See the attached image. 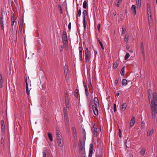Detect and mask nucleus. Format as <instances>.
<instances>
[{"label": "nucleus", "instance_id": "f257e3e1", "mask_svg": "<svg viewBox=\"0 0 157 157\" xmlns=\"http://www.w3.org/2000/svg\"><path fill=\"white\" fill-rule=\"evenodd\" d=\"M148 92L152 117L155 119V114H157V94L156 92H154L153 94L152 92L150 89L148 90Z\"/></svg>", "mask_w": 157, "mask_h": 157}, {"label": "nucleus", "instance_id": "f03ea898", "mask_svg": "<svg viewBox=\"0 0 157 157\" xmlns=\"http://www.w3.org/2000/svg\"><path fill=\"white\" fill-rule=\"evenodd\" d=\"M79 145V152L82 154H84L85 152L84 143L82 142L81 141H80Z\"/></svg>", "mask_w": 157, "mask_h": 157}, {"label": "nucleus", "instance_id": "7ed1b4c3", "mask_svg": "<svg viewBox=\"0 0 157 157\" xmlns=\"http://www.w3.org/2000/svg\"><path fill=\"white\" fill-rule=\"evenodd\" d=\"M84 16L83 21V24L84 25V28L85 29L86 28L87 22L85 20V16L87 15V11L86 10H84L83 12Z\"/></svg>", "mask_w": 157, "mask_h": 157}, {"label": "nucleus", "instance_id": "20e7f679", "mask_svg": "<svg viewBox=\"0 0 157 157\" xmlns=\"http://www.w3.org/2000/svg\"><path fill=\"white\" fill-rule=\"evenodd\" d=\"M56 135L57 140H61L63 139V137L61 135V133L59 131V129L57 128L56 129Z\"/></svg>", "mask_w": 157, "mask_h": 157}, {"label": "nucleus", "instance_id": "39448f33", "mask_svg": "<svg viewBox=\"0 0 157 157\" xmlns=\"http://www.w3.org/2000/svg\"><path fill=\"white\" fill-rule=\"evenodd\" d=\"M28 79H29V76H27L25 78V82L26 85V90L27 94L29 96V90L28 83L27 82Z\"/></svg>", "mask_w": 157, "mask_h": 157}, {"label": "nucleus", "instance_id": "423d86ee", "mask_svg": "<svg viewBox=\"0 0 157 157\" xmlns=\"http://www.w3.org/2000/svg\"><path fill=\"white\" fill-rule=\"evenodd\" d=\"M140 49L141 50V53L143 56L144 58L145 57L144 51V45L142 42H141L140 46Z\"/></svg>", "mask_w": 157, "mask_h": 157}, {"label": "nucleus", "instance_id": "0eeeda50", "mask_svg": "<svg viewBox=\"0 0 157 157\" xmlns=\"http://www.w3.org/2000/svg\"><path fill=\"white\" fill-rule=\"evenodd\" d=\"M1 128L2 132H5V127L4 121L3 120H2L1 121Z\"/></svg>", "mask_w": 157, "mask_h": 157}, {"label": "nucleus", "instance_id": "6e6552de", "mask_svg": "<svg viewBox=\"0 0 157 157\" xmlns=\"http://www.w3.org/2000/svg\"><path fill=\"white\" fill-rule=\"evenodd\" d=\"M135 122V117H132L131 120L130 121V127H132L134 124Z\"/></svg>", "mask_w": 157, "mask_h": 157}, {"label": "nucleus", "instance_id": "1a4fd4ad", "mask_svg": "<svg viewBox=\"0 0 157 157\" xmlns=\"http://www.w3.org/2000/svg\"><path fill=\"white\" fill-rule=\"evenodd\" d=\"M93 110L94 112V114L96 116H97L98 114V110L97 108L94 105L92 106Z\"/></svg>", "mask_w": 157, "mask_h": 157}, {"label": "nucleus", "instance_id": "9d476101", "mask_svg": "<svg viewBox=\"0 0 157 157\" xmlns=\"http://www.w3.org/2000/svg\"><path fill=\"white\" fill-rule=\"evenodd\" d=\"M83 49L82 47L81 46H79V57L80 59V60H82V52Z\"/></svg>", "mask_w": 157, "mask_h": 157}, {"label": "nucleus", "instance_id": "9b49d317", "mask_svg": "<svg viewBox=\"0 0 157 157\" xmlns=\"http://www.w3.org/2000/svg\"><path fill=\"white\" fill-rule=\"evenodd\" d=\"M136 7L135 5H132V6L131 10L134 15H135L136 13Z\"/></svg>", "mask_w": 157, "mask_h": 157}, {"label": "nucleus", "instance_id": "f8f14e48", "mask_svg": "<svg viewBox=\"0 0 157 157\" xmlns=\"http://www.w3.org/2000/svg\"><path fill=\"white\" fill-rule=\"evenodd\" d=\"M95 125H94L93 128L92 129V132L94 133V135L95 136H97V128L94 126Z\"/></svg>", "mask_w": 157, "mask_h": 157}, {"label": "nucleus", "instance_id": "ddd939ff", "mask_svg": "<svg viewBox=\"0 0 157 157\" xmlns=\"http://www.w3.org/2000/svg\"><path fill=\"white\" fill-rule=\"evenodd\" d=\"M57 140L59 146L61 147H62L63 145V139H61V140Z\"/></svg>", "mask_w": 157, "mask_h": 157}, {"label": "nucleus", "instance_id": "4468645a", "mask_svg": "<svg viewBox=\"0 0 157 157\" xmlns=\"http://www.w3.org/2000/svg\"><path fill=\"white\" fill-rule=\"evenodd\" d=\"M93 145L92 144H90V150H89V156L90 155H92V153L93 151Z\"/></svg>", "mask_w": 157, "mask_h": 157}, {"label": "nucleus", "instance_id": "2eb2a0df", "mask_svg": "<svg viewBox=\"0 0 157 157\" xmlns=\"http://www.w3.org/2000/svg\"><path fill=\"white\" fill-rule=\"evenodd\" d=\"M72 130L73 133L74 137L75 138V137H77V134L76 130L75 127H72Z\"/></svg>", "mask_w": 157, "mask_h": 157}, {"label": "nucleus", "instance_id": "dca6fc26", "mask_svg": "<svg viewBox=\"0 0 157 157\" xmlns=\"http://www.w3.org/2000/svg\"><path fill=\"white\" fill-rule=\"evenodd\" d=\"M3 87V80L2 75L1 74H0V87L2 88Z\"/></svg>", "mask_w": 157, "mask_h": 157}, {"label": "nucleus", "instance_id": "f3484780", "mask_svg": "<svg viewBox=\"0 0 157 157\" xmlns=\"http://www.w3.org/2000/svg\"><path fill=\"white\" fill-rule=\"evenodd\" d=\"M90 54H85V61L86 62H87L90 59Z\"/></svg>", "mask_w": 157, "mask_h": 157}, {"label": "nucleus", "instance_id": "a211bd4d", "mask_svg": "<svg viewBox=\"0 0 157 157\" xmlns=\"http://www.w3.org/2000/svg\"><path fill=\"white\" fill-rule=\"evenodd\" d=\"M127 107V105L126 104L124 103L121 105V110L124 111L125 110Z\"/></svg>", "mask_w": 157, "mask_h": 157}, {"label": "nucleus", "instance_id": "6ab92c4d", "mask_svg": "<svg viewBox=\"0 0 157 157\" xmlns=\"http://www.w3.org/2000/svg\"><path fill=\"white\" fill-rule=\"evenodd\" d=\"M153 132V129H151L150 131H148L147 133V136H150L152 135Z\"/></svg>", "mask_w": 157, "mask_h": 157}, {"label": "nucleus", "instance_id": "aec40b11", "mask_svg": "<svg viewBox=\"0 0 157 157\" xmlns=\"http://www.w3.org/2000/svg\"><path fill=\"white\" fill-rule=\"evenodd\" d=\"M141 0H137L136 1V5L137 8H140V7Z\"/></svg>", "mask_w": 157, "mask_h": 157}, {"label": "nucleus", "instance_id": "412c9836", "mask_svg": "<svg viewBox=\"0 0 157 157\" xmlns=\"http://www.w3.org/2000/svg\"><path fill=\"white\" fill-rule=\"evenodd\" d=\"M68 67L67 65H65L64 67V73H67L68 72Z\"/></svg>", "mask_w": 157, "mask_h": 157}, {"label": "nucleus", "instance_id": "4be33fe9", "mask_svg": "<svg viewBox=\"0 0 157 157\" xmlns=\"http://www.w3.org/2000/svg\"><path fill=\"white\" fill-rule=\"evenodd\" d=\"M148 21L149 23V25L150 26H152V17H148Z\"/></svg>", "mask_w": 157, "mask_h": 157}, {"label": "nucleus", "instance_id": "5701e85b", "mask_svg": "<svg viewBox=\"0 0 157 157\" xmlns=\"http://www.w3.org/2000/svg\"><path fill=\"white\" fill-rule=\"evenodd\" d=\"M127 81L125 79H123L122 81V84L123 85H126L127 84Z\"/></svg>", "mask_w": 157, "mask_h": 157}, {"label": "nucleus", "instance_id": "b1692460", "mask_svg": "<svg viewBox=\"0 0 157 157\" xmlns=\"http://www.w3.org/2000/svg\"><path fill=\"white\" fill-rule=\"evenodd\" d=\"M146 151V150L145 148H143L142 149L141 151L140 152V154L141 155H143L145 153Z\"/></svg>", "mask_w": 157, "mask_h": 157}, {"label": "nucleus", "instance_id": "393cba45", "mask_svg": "<svg viewBox=\"0 0 157 157\" xmlns=\"http://www.w3.org/2000/svg\"><path fill=\"white\" fill-rule=\"evenodd\" d=\"M78 90L77 89H76L75 90L74 92V95L77 98H78Z\"/></svg>", "mask_w": 157, "mask_h": 157}, {"label": "nucleus", "instance_id": "a878e982", "mask_svg": "<svg viewBox=\"0 0 157 157\" xmlns=\"http://www.w3.org/2000/svg\"><path fill=\"white\" fill-rule=\"evenodd\" d=\"M23 21H22V23L21 22L20 23L19 26V31L21 32L22 31L23 28Z\"/></svg>", "mask_w": 157, "mask_h": 157}, {"label": "nucleus", "instance_id": "bb28decb", "mask_svg": "<svg viewBox=\"0 0 157 157\" xmlns=\"http://www.w3.org/2000/svg\"><path fill=\"white\" fill-rule=\"evenodd\" d=\"M129 36L128 34H126L124 36V41L126 43L128 42V40Z\"/></svg>", "mask_w": 157, "mask_h": 157}, {"label": "nucleus", "instance_id": "cd10ccee", "mask_svg": "<svg viewBox=\"0 0 157 157\" xmlns=\"http://www.w3.org/2000/svg\"><path fill=\"white\" fill-rule=\"evenodd\" d=\"M64 118L65 120V121L67 120V113L66 111L65 110V109L64 108Z\"/></svg>", "mask_w": 157, "mask_h": 157}, {"label": "nucleus", "instance_id": "c85d7f7f", "mask_svg": "<svg viewBox=\"0 0 157 157\" xmlns=\"http://www.w3.org/2000/svg\"><path fill=\"white\" fill-rule=\"evenodd\" d=\"M124 67H123L121 71V75L123 76L124 75Z\"/></svg>", "mask_w": 157, "mask_h": 157}, {"label": "nucleus", "instance_id": "c756f323", "mask_svg": "<svg viewBox=\"0 0 157 157\" xmlns=\"http://www.w3.org/2000/svg\"><path fill=\"white\" fill-rule=\"evenodd\" d=\"M94 101L95 103V104L97 105V104H98V98L97 97H95L94 99Z\"/></svg>", "mask_w": 157, "mask_h": 157}, {"label": "nucleus", "instance_id": "7c9ffc66", "mask_svg": "<svg viewBox=\"0 0 157 157\" xmlns=\"http://www.w3.org/2000/svg\"><path fill=\"white\" fill-rule=\"evenodd\" d=\"M48 138L51 141H53L52 137V134L50 133H48Z\"/></svg>", "mask_w": 157, "mask_h": 157}, {"label": "nucleus", "instance_id": "2f4dec72", "mask_svg": "<svg viewBox=\"0 0 157 157\" xmlns=\"http://www.w3.org/2000/svg\"><path fill=\"white\" fill-rule=\"evenodd\" d=\"M11 21H15V15H14V14L13 12L12 13H11Z\"/></svg>", "mask_w": 157, "mask_h": 157}, {"label": "nucleus", "instance_id": "473e14b6", "mask_svg": "<svg viewBox=\"0 0 157 157\" xmlns=\"http://www.w3.org/2000/svg\"><path fill=\"white\" fill-rule=\"evenodd\" d=\"M83 7L84 9H86L87 7V2L86 1H85L84 2L83 4Z\"/></svg>", "mask_w": 157, "mask_h": 157}, {"label": "nucleus", "instance_id": "72a5a7b5", "mask_svg": "<svg viewBox=\"0 0 157 157\" xmlns=\"http://www.w3.org/2000/svg\"><path fill=\"white\" fill-rule=\"evenodd\" d=\"M118 65V64L117 63L115 62L113 64V68L114 69H116Z\"/></svg>", "mask_w": 157, "mask_h": 157}, {"label": "nucleus", "instance_id": "f704fd0d", "mask_svg": "<svg viewBox=\"0 0 157 157\" xmlns=\"http://www.w3.org/2000/svg\"><path fill=\"white\" fill-rule=\"evenodd\" d=\"M130 55L129 53H127L126 55L125 56V57H124V59L125 60H127L129 57Z\"/></svg>", "mask_w": 157, "mask_h": 157}, {"label": "nucleus", "instance_id": "c9c22d12", "mask_svg": "<svg viewBox=\"0 0 157 157\" xmlns=\"http://www.w3.org/2000/svg\"><path fill=\"white\" fill-rule=\"evenodd\" d=\"M14 22H15V21H11V25L12 26H13V25ZM11 30H12V31L13 32H14L13 27H12Z\"/></svg>", "mask_w": 157, "mask_h": 157}, {"label": "nucleus", "instance_id": "e433bc0d", "mask_svg": "<svg viewBox=\"0 0 157 157\" xmlns=\"http://www.w3.org/2000/svg\"><path fill=\"white\" fill-rule=\"evenodd\" d=\"M98 41L99 43L100 44L101 46V48H102V49L103 50H104V47H103V46L102 43L101 42V41L99 40H98Z\"/></svg>", "mask_w": 157, "mask_h": 157}, {"label": "nucleus", "instance_id": "4c0bfd02", "mask_svg": "<svg viewBox=\"0 0 157 157\" xmlns=\"http://www.w3.org/2000/svg\"><path fill=\"white\" fill-rule=\"evenodd\" d=\"M147 11H150V5L149 3H147Z\"/></svg>", "mask_w": 157, "mask_h": 157}, {"label": "nucleus", "instance_id": "58836bf2", "mask_svg": "<svg viewBox=\"0 0 157 157\" xmlns=\"http://www.w3.org/2000/svg\"><path fill=\"white\" fill-rule=\"evenodd\" d=\"M65 78H66V80H68L69 79L68 72L67 73H65Z\"/></svg>", "mask_w": 157, "mask_h": 157}, {"label": "nucleus", "instance_id": "ea45409f", "mask_svg": "<svg viewBox=\"0 0 157 157\" xmlns=\"http://www.w3.org/2000/svg\"><path fill=\"white\" fill-rule=\"evenodd\" d=\"M63 48H64L66 50H68V46L67 45H63V46L62 47Z\"/></svg>", "mask_w": 157, "mask_h": 157}, {"label": "nucleus", "instance_id": "a19ab883", "mask_svg": "<svg viewBox=\"0 0 157 157\" xmlns=\"http://www.w3.org/2000/svg\"><path fill=\"white\" fill-rule=\"evenodd\" d=\"M62 40H67V36H62Z\"/></svg>", "mask_w": 157, "mask_h": 157}, {"label": "nucleus", "instance_id": "79ce46f5", "mask_svg": "<svg viewBox=\"0 0 157 157\" xmlns=\"http://www.w3.org/2000/svg\"><path fill=\"white\" fill-rule=\"evenodd\" d=\"M65 123L66 126L68 128L69 126V121L68 120L65 121Z\"/></svg>", "mask_w": 157, "mask_h": 157}, {"label": "nucleus", "instance_id": "37998d69", "mask_svg": "<svg viewBox=\"0 0 157 157\" xmlns=\"http://www.w3.org/2000/svg\"><path fill=\"white\" fill-rule=\"evenodd\" d=\"M66 107L67 108H69V101H67L66 102Z\"/></svg>", "mask_w": 157, "mask_h": 157}, {"label": "nucleus", "instance_id": "c03bdc74", "mask_svg": "<svg viewBox=\"0 0 157 157\" xmlns=\"http://www.w3.org/2000/svg\"><path fill=\"white\" fill-rule=\"evenodd\" d=\"M147 14H148V16L149 17H151V10L150 11H147Z\"/></svg>", "mask_w": 157, "mask_h": 157}, {"label": "nucleus", "instance_id": "a18cd8bd", "mask_svg": "<svg viewBox=\"0 0 157 157\" xmlns=\"http://www.w3.org/2000/svg\"><path fill=\"white\" fill-rule=\"evenodd\" d=\"M102 153L101 152H100L98 154H97L96 157H102Z\"/></svg>", "mask_w": 157, "mask_h": 157}, {"label": "nucleus", "instance_id": "49530a36", "mask_svg": "<svg viewBox=\"0 0 157 157\" xmlns=\"http://www.w3.org/2000/svg\"><path fill=\"white\" fill-rule=\"evenodd\" d=\"M63 45H67L68 44V41L67 40H63Z\"/></svg>", "mask_w": 157, "mask_h": 157}, {"label": "nucleus", "instance_id": "de8ad7c7", "mask_svg": "<svg viewBox=\"0 0 157 157\" xmlns=\"http://www.w3.org/2000/svg\"><path fill=\"white\" fill-rule=\"evenodd\" d=\"M1 29L4 31V24L3 23H0Z\"/></svg>", "mask_w": 157, "mask_h": 157}, {"label": "nucleus", "instance_id": "09e8293b", "mask_svg": "<svg viewBox=\"0 0 157 157\" xmlns=\"http://www.w3.org/2000/svg\"><path fill=\"white\" fill-rule=\"evenodd\" d=\"M126 29L125 28H124L123 27H122V34H123L125 32Z\"/></svg>", "mask_w": 157, "mask_h": 157}, {"label": "nucleus", "instance_id": "8fccbe9b", "mask_svg": "<svg viewBox=\"0 0 157 157\" xmlns=\"http://www.w3.org/2000/svg\"><path fill=\"white\" fill-rule=\"evenodd\" d=\"M81 10H79L78 11V14H77V16H80L81 14Z\"/></svg>", "mask_w": 157, "mask_h": 157}, {"label": "nucleus", "instance_id": "3c124183", "mask_svg": "<svg viewBox=\"0 0 157 157\" xmlns=\"http://www.w3.org/2000/svg\"><path fill=\"white\" fill-rule=\"evenodd\" d=\"M85 54H89V50L87 48H86V50L85 51Z\"/></svg>", "mask_w": 157, "mask_h": 157}, {"label": "nucleus", "instance_id": "603ef678", "mask_svg": "<svg viewBox=\"0 0 157 157\" xmlns=\"http://www.w3.org/2000/svg\"><path fill=\"white\" fill-rule=\"evenodd\" d=\"M145 125V123L144 121H142L141 124V127L142 128H143Z\"/></svg>", "mask_w": 157, "mask_h": 157}, {"label": "nucleus", "instance_id": "864d4df0", "mask_svg": "<svg viewBox=\"0 0 157 157\" xmlns=\"http://www.w3.org/2000/svg\"><path fill=\"white\" fill-rule=\"evenodd\" d=\"M83 84H84V87L85 88V90H88L87 86H86V85H85L84 84V82H83Z\"/></svg>", "mask_w": 157, "mask_h": 157}, {"label": "nucleus", "instance_id": "5fc2aeb1", "mask_svg": "<svg viewBox=\"0 0 157 157\" xmlns=\"http://www.w3.org/2000/svg\"><path fill=\"white\" fill-rule=\"evenodd\" d=\"M86 137L85 135H84V136L83 137V142L85 143V141L86 140Z\"/></svg>", "mask_w": 157, "mask_h": 157}, {"label": "nucleus", "instance_id": "6e6d98bb", "mask_svg": "<svg viewBox=\"0 0 157 157\" xmlns=\"http://www.w3.org/2000/svg\"><path fill=\"white\" fill-rule=\"evenodd\" d=\"M71 28V23L70 22L68 25V29L69 30H70Z\"/></svg>", "mask_w": 157, "mask_h": 157}, {"label": "nucleus", "instance_id": "4d7b16f0", "mask_svg": "<svg viewBox=\"0 0 157 157\" xmlns=\"http://www.w3.org/2000/svg\"><path fill=\"white\" fill-rule=\"evenodd\" d=\"M85 93L86 94V95L87 97H88V90H85Z\"/></svg>", "mask_w": 157, "mask_h": 157}, {"label": "nucleus", "instance_id": "13d9d810", "mask_svg": "<svg viewBox=\"0 0 157 157\" xmlns=\"http://www.w3.org/2000/svg\"><path fill=\"white\" fill-rule=\"evenodd\" d=\"M63 36H67V33L65 31H63Z\"/></svg>", "mask_w": 157, "mask_h": 157}, {"label": "nucleus", "instance_id": "bf43d9fd", "mask_svg": "<svg viewBox=\"0 0 157 157\" xmlns=\"http://www.w3.org/2000/svg\"><path fill=\"white\" fill-rule=\"evenodd\" d=\"M100 24L98 25H97V28H98V30L99 32L100 31Z\"/></svg>", "mask_w": 157, "mask_h": 157}, {"label": "nucleus", "instance_id": "052dcab7", "mask_svg": "<svg viewBox=\"0 0 157 157\" xmlns=\"http://www.w3.org/2000/svg\"><path fill=\"white\" fill-rule=\"evenodd\" d=\"M65 101L66 102L67 100V101H69L67 95H65Z\"/></svg>", "mask_w": 157, "mask_h": 157}, {"label": "nucleus", "instance_id": "680f3d73", "mask_svg": "<svg viewBox=\"0 0 157 157\" xmlns=\"http://www.w3.org/2000/svg\"><path fill=\"white\" fill-rule=\"evenodd\" d=\"M43 157H46V153L44 151L43 152Z\"/></svg>", "mask_w": 157, "mask_h": 157}, {"label": "nucleus", "instance_id": "e2e57ef3", "mask_svg": "<svg viewBox=\"0 0 157 157\" xmlns=\"http://www.w3.org/2000/svg\"><path fill=\"white\" fill-rule=\"evenodd\" d=\"M58 6H59V8L60 10L61 11V13H62V8H61V6L60 5H59Z\"/></svg>", "mask_w": 157, "mask_h": 157}, {"label": "nucleus", "instance_id": "0e129e2a", "mask_svg": "<svg viewBox=\"0 0 157 157\" xmlns=\"http://www.w3.org/2000/svg\"><path fill=\"white\" fill-rule=\"evenodd\" d=\"M4 142V140L2 137L1 139V144H2Z\"/></svg>", "mask_w": 157, "mask_h": 157}, {"label": "nucleus", "instance_id": "69168bd1", "mask_svg": "<svg viewBox=\"0 0 157 157\" xmlns=\"http://www.w3.org/2000/svg\"><path fill=\"white\" fill-rule=\"evenodd\" d=\"M118 80H115V85H117V84L118 83Z\"/></svg>", "mask_w": 157, "mask_h": 157}, {"label": "nucleus", "instance_id": "338daca9", "mask_svg": "<svg viewBox=\"0 0 157 157\" xmlns=\"http://www.w3.org/2000/svg\"><path fill=\"white\" fill-rule=\"evenodd\" d=\"M129 48H130V47H129V46H128V45H127V46H126V49H129Z\"/></svg>", "mask_w": 157, "mask_h": 157}, {"label": "nucleus", "instance_id": "774afa93", "mask_svg": "<svg viewBox=\"0 0 157 157\" xmlns=\"http://www.w3.org/2000/svg\"><path fill=\"white\" fill-rule=\"evenodd\" d=\"M117 110L116 107L114 108V112H115Z\"/></svg>", "mask_w": 157, "mask_h": 157}]
</instances>
